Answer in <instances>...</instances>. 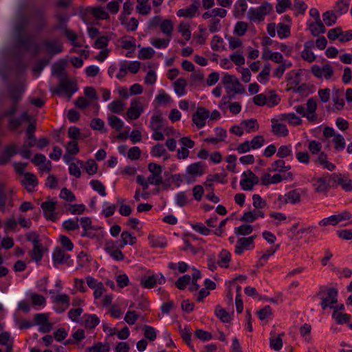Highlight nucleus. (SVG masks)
<instances>
[{"label": "nucleus", "instance_id": "obj_41", "mask_svg": "<svg viewBox=\"0 0 352 352\" xmlns=\"http://www.w3.org/2000/svg\"><path fill=\"white\" fill-rule=\"evenodd\" d=\"M271 70V66L270 63L265 64L263 69L258 74L257 79L258 80L263 84H265L268 81V76H270Z\"/></svg>", "mask_w": 352, "mask_h": 352}, {"label": "nucleus", "instance_id": "obj_21", "mask_svg": "<svg viewBox=\"0 0 352 352\" xmlns=\"http://www.w3.org/2000/svg\"><path fill=\"white\" fill-rule=\"evenodd\" d=\"M55 30H60L63 31L65 36L67 38L68 40L72 41V45L75 47H80L81 45L78 43H77L76 41L77 40V35L76 34L73 32L72 30H69L67 28V25H56L54 28Z\"/></svg>", "mask_w": 352, "mask_h": 352}, {"label": "nucleus", "instance_id": "obj_14", "mask_svg": "<svg viewBox=\"0 0 352 352\" xmlns=\"http://www.w3.org/2000/svg\"><path fill=\"white\" fill-rule=\"evenodd\" d=\"M317 102L314 98L308 99L307 102L306 112L307 113V119L311 122H315L317 120L316 115Z\"/></svg>", "mask_w": 352, "mask_h": 352}, {"label": "nucleus", "instance_id": "obj_59", "mask_svg": "<svg viewBox=\"0 0 352 352\" xmlns=\"http://www.w3.org/2000/svg\"><path fill=\"white\" fill-rule=\"evenodd\" d=\"M91 13L98 19H107L109 18L108 12L101 7L93 8L91 9Z\"/></svg>", "mask_w": 352, "mask_h": 352}, {"label": "nucleus", "instance_id": "obj_39", "mask_svg": "<svg viewBox=\"0 0 352 352\" xmlns=\"http://www.w3.org/2000/svg\"><path fill=\"white\" fill-rule=\"evenodd\" d=\"M109 124L116 131H120L124 126L123 121L116 116H109L108 118Z\"/></svg>", "mask_w": 352, "mask_h": 352}, {"label": "nucleus", "instance_id": "obj_32", "mask_svg": "<svg viewBox=\"0 0 352 352\" xmlns=\"http://www.w3.org/2000/svg\"><path fill=\"white\" fill-rule=\"evenodd\" d=\"M124 106L125 104L122 100H116L109 104L108 109L112 113L120 114L123 111Z\"/></svg>", "mask_w": 352, "mask_h": 352}, {"label": "nucleus", "instance_id": "obj_34", "mask_svg": "<svg viewBox=\"0 0 352 352\" xmlns=\"http://www.w3.org/2000/svg\"><path fill=\"white\" fill-rule=\"evenodd\" d=\"M285 335L284 333H280L277 337L272 336L270 338V346L275 351H279L283 347L282 336Z\"/></svg>", "mask_w": 352, "mask_h": 352}, {"label": "nucleus", "instance_id": "obj_46", "mask_svg": "<svg viewBox=\"0 0 352 352\" xmlns=\"http://www.w3.org/2000/svg\"><path fill=\"white\" fill-rule=\"evenodd\" d=\"M252 231L253 227L248 224H243L234 228V233L236 236H246L251 234Z\"/></svg>", "mask_w": 352, "mask_h": 352}, {"label": "nucleus", "instance_id": "obj_42", "mask_svg": "<svg viewBox=\"0 0 352 352\" xmlns=\"http://www.w3.org/2000/svg\"><path fill=\"white\" fill-rule=\"evenodd\" d=\"M91 188L99 193L100 195L105 197L107 195L106 188L104 185L98 179H92L90 182Z\"/></svg>", "mask_w": 352, "mask_h": 352}, {"label": "nucleus", "instance_id": "obj_31", "mask_svg": "<svg viewBox=\"0 0 352 352\" xmlns=\"http://www.w3.org/2000/svg\"><path fill=\"white\" fill-rule=\"evenodd\" d=\"M84 318L87 329H93L100 323V319L96 314H85Z\"/></svg>", "mask_w": 352, "mask_h": 352}, {"label": "nucleus", "instance_id": "obj_29", "mask_svg": "<svg viewBox=\"0 0 352 352\" xmlns=\"http://www.w3.org/2000/svg\"><path fill=\"white\" fill-rule=\"evenodd\" d=\"M241 125L245 129L248 133L256 131L259 128L257 120L253 118L243 120Z\"/></svg>", "mask_w": 352, "mask_h": 352}, {"label": "nucleus", "instance_id": "obj_23", "mask_svg": "<svg viewBox=\"0 0 352 352\" xmlns=\"http://www.w3.org/2000/svg\"><path fill=\"white\" fill-rule=\"evenodd\" d=\"M265 214L261 210L248 211L245 212L243 215L241 217L240 220L246 223H252L257 218H263Z\"/></svg>", "mask_w": 352, "mask_h": 352}, {"label": "nucleus", "instance_id": "obj_57", "mask_svg": "<svg viewBox=\"0 0 352 352\" xmlns=\"http://www.w3.org/2000/svg\"><path fill=\"white\" fill-rule=\"evenodd\" d=\"M287 8H292V2L289 0H277L276 6L277 13L282 14L285 12Z\"/></svg>", "mask_w": 352, "mask_h": 352}, {"label": "nucleus", "instance_id": "obj_33", "mask_svg": "<svg viewBox=\"0 0 352 352\" xmlns=\"http://www.w3.org/2000/svg\"><path fill=\"white\" fill-rule=\"evenodd\" d=\"M288 203L299 204L301 201V194L299 189H294L286 193Z\"/></svg>", "mask_w": 352, "mask_h": 352}, {"label": "nucleus", "instance_id": "obj_61", "mask_svg": "<svg viewBox=\"0 0 352 352\" xmlns=\"http://www.w3.org/2000/svg\"><path fill=\"white\" fill-rule=\"evenodd\" d=\"M332 142L334 143L335 148L337 151H342L345 148L344 138L340 134L334 135Z\"/></svg>", "mask_w": 352, "mask_h": 352}, {"label": "nucleus", "instance_id": "obj_47", "mask_svg": "<svg viewBox=\"0 0 352 352\" xmlns=\"http://www.w3.org/2000/svg\"><path fill=\"white\" fill-rule=\"evenodd\" d=\"M179 332L183 340L191 348V349L195 350L191 344V332L190 328L188 326H185L184 329H179Z\"/></svg>", "mask_w": 352, "mask_h": 352}, {"label": "nucleus", "instance_id": "obj_22", "mask_svg": "<svg viewBox=\"0 0 352 352\" xmlns=\"http://www.w3.org/2000/svg\"><path fill=\"white\" fill-rule=\"evenodd\" d=\"M351 1V0H338L333 7V11L338 16L346 14L349 10Z\"/></svg>", "mask_w": 352, "mask_h": 352}, {"label": "nucleus", "instance_id": "obj_16", "mask_svg": "<svg viewBox=\"0 0 352 352\" xmlns=\"http://www.w3.org/2000/svg\"><path fill=\"white\" fill-rule=\"evenodd\" d=\"M70 258V256L60 248H56L52 254V260L55 265L62 264Z\"/></svg>", "mask_w": 352, "mask_h": 352}, {"label": "nucleus", "instance_id": "obj_48", "mask_svg": "<svg viewBox=\"0 0 352 352\" xmlns=\"http://www.w3.org/2000/svg\"><path fill=\"white\" fill-rule=\"evenodd\" d=\"M161 31L166 34L168 36H170L173 31V23L170 19H165L162 21L160 25Z\"/></svg>", "mask_w": 352, "mask_h": 352}, {"label": "nucleus", "instance_id": "obj_45", "mask_svg": "<svg viewBox=\"0 0 352 352\" xmlns=\"http://www.w3.org/2000/svg\"><path fill=\"white\" fill-rule=\"evenodd\" d=\"M144 337L149 341H154L157 338V330L149 325H144L143 327Z\"/></svg>", "mask_w": 352, "mask_h": 352}, {"label": "nucleus", "instance_id": "obj_44", "mask_svg": "<svg viewBox=\"0 0 352 352\" xmlns=\"http://www.w3.org/2000/svg\"><path fill=\"white\" fill-rule=\"evenodd\" d=\"M23 184L25 186L35 187L38 185V180L36 175L31 173H25Z\"/></svg>", "mask_w": 352, "mask_h": 352}, {"label": "nucleus", "instance_id": "obj_8", "mask_svg": "<svg viewBox=\"0 0 352 352\" xmlns=\"http://www.w3.org/2000/svg\"><path fill=\"white\" fill-rule=\"evenodd\" d=\"M144 109L141 102L138 99H133L131 101V106L126 111V117L129 120H134L140 118Z\"/></svg>", "mask_w": 352, "mask_h": 352}, {"label": "nucleus", "instance_id": "obj_37", "mask_svg": "<svg viewBox=\"0 0 352 352\" xmlns=\"http://www.w3.org/2000/svg\"><path fill=\"white\" fill-rule=\"evenodd\" d=\"M332 318L336 321V322L339 324H346L349 322L351 316L347 314H342L337 310H334L332 314Z\"/></svg>", "mask_w": 352, "mask_h": 352}, {"label": "nucleus", "instance_id": "obj_60", "mask_svg": "<svg viewBox=\"0 0 352 352\" xmlns=\"http://www.w3.org/2000/svg\"><path fill=\"white\" fill-rule=\"evenodd\" d=\"M277 33L280 38H287L290 35V28L287 25L280 23L278 25Z\"/></svg>", "mask_w": 352, "mask_h": 352}, {"label": "nucleus", "instance_id": "obj_62", "mask_svg": "<svg viewBox=\"0 0 352 352\" xmlns=\"http://www.w3.org/2000/svg\"><path fill=\"white\" fill-rule=\"evenodd\" d=\"M155 51L152 47H143L140 50L138 57L143 60L150 59L153 57Z\"/></svg>", "mask_w": 352, "mask_h": 352}, {"label": "nucleus", "instance_id": "obj_19", "mask_svg": "<svg viewBox=\"0 0 352 352\" xmlns=\"http://www.w3.org/2000/svg\"><path fill=\"white\" fill-rule=\"evenodd\" d=\"M252 238L242 237L237 240L236 245L235 246V253L238 255L241 254L245 249H249L250 245H252L254 248Z\"/></svg>", "mask_w": 352, "mask_h": 352}, {"label": "nucleus", "instance_id": "obj_11", "mask_svg": "<svg viewBox=\"0 0 352 352\" xmlns=\"http://www.w3.org/2000/svg\"><path fill=\"white\" fill-rule=\"evenodd\" d=\"M313 186H314L315 191L316 192L327 193L329 189V183L327 182V176L324 175L322 177L315 179Z\"/></svg>", "mask_w": 352, "mask_h": 352}, {"label": "nucleus", "instance_id": "obj_1", "mask_svg": "<svg viewBox=\"0 0 352 352\" xmlns=\"http://www.w3.org/2000/svg\"><path fill=\"white\" fill-rule=\"evenodd\" d=\"M33 146H34V144L32 142H25L22 149L19 151L17 150V146L15 144L6 146L3 153L0 155V164L5 165L8 164L10 158L17 153L20 154L25 159H30L31 157L30 148Z\"/></svg>", "mask_w": 352, "mask_h": 352}, {"label": "nucleus", "instance_id": "obj_5", "mask_svg": "<svg viewBox=\"0 0 352 352\" xmlns=\"http://www.w3.org/2000/svg\"><path fill=\"white\" fill-rule=\"evenodd\" d=\"M312 74L317 78H324L326 80L330 79L333 75V69L329 63H325L322 67L318 65H314L311 69Z\"/></svg>", "mask_w": 352, "mask_h": 352}, {"label": "nucleus", "instance_id": "obj_27", "mask_svg": "<svg viewBox=\"0 0 352 352\" xmlns=\"http://www.w3.org/2000/svg\"><path fill=\"white\" fill-rule=\"evenodd\" d=\"M265 60H271L276 63H281L283 60V56L280 52H273L270 50H266L262 55Z\"/></svg>", "mask_w": 352, "mask_h": 352}, {"label": "nucleus", "instance_id": "obj_28", "mask_svg": "<svg viewBox=\"0 0 352 352\" xmlns=\"http://www.w3.org/2000/svg\"><path fill=\"white\" fill-rule=\"evenodd\" d=\"M174 90L178 96H184L186 94V87L187 86L186 80L183 78H178L174 82Z\"/></svg>", "mask_w": 352, "mask_h": 352}, {"label": "nucleus", "instance_id": "obj_2", "mask_svg": "<svg viewBox=\"0 0 352 352\" xmlns=\"http://www.w3.org/2000/svg\"><path fill=\"white\" fill-rule=\"evenodd\" d=\"M317 296H320V305L323 310L327 307L333 308V305L338 302V290L336 288L322 286Z\"/></svg>", "mask_w": 352, "mask_h": 352}, {"label": "nucleus", "instance_id": "obj_15", "mask_svg": "<svg viewBox=\"0 0 352 352\" xmlns=\"http://www.w3.org/2000/svg\"><path fill=\"white\" fill-rule=\"evenodd\" d=\"M81 236L99 241L103 236V230L101 227L96 228L93 226L86 230H83V232L81 233Z\"/></svg>", "mask_w": 352, "mask_h": 352}, {"label": "nucleus", "instance_id": "obj_12", "mask_svg": "<svg viewBox=\"0 0 352 352\" xmlns=\"http://www.w3.org/2000/svg\"><path fill=\"white\" fill-rule=\"evenodd\" d=\"M41 207L43 210L44 214L47 219L54 221L56 217L54 214V210L56 208V202L53 201H47L42 202Z\"/></svg>", "mask_w": 352, "mask_h": 352}, {"label": "nucleus", "instance_id": "obj_13", "mask_svg": "<svg viewBox=\"0 0 352 352\" xmlns=\"http://www.w3.org/2000/svg\"><path fill=\"white\" fill-rule=\"evenodd\" d=\"M205 168L204 163L201 162L192 163L186 168V173L193 177H199L204 173Z\"/></svg>", "mask_w": 352, "mask_h": 352}, {"label": "nucleus", "instance_id": "obj_6", "mask_svg": "<svg viewBox=\"0 0 352 352\" xmlns=\"http://www.w3.org/2000/svg\"><path fill=\"white\" fill-rule=\"evenodd\" d=\"M222 82L227 89L234 91V94H241L244 91V89H241L242 85L239 80L234 75L226 74L223 77Z\"/></svg>", "mask_w": 352, "mask_h": 352}, {"label": "nucleus", "instance_id": "obj_17", "mask_svg": "<svg viewBox=\"0 0 352 352\" xmlns=\"http://www.w3.org/2000/svg\"><path fill=\"white\" fill-rule=\"evenodd\" d=\"M43 45L47 49V52L52 56L59 54L63 50L62 45L56 41L46 40L44 41Z\"/></svg>", "mask_w": 352, "mask_h": 352}, {"label": "nucleus", "instance_id": "obj_50", "mask_svg": "<svg viewBox=\"0 0 352 352\" xmlns=\"http://www.w3.org/2000/svg\"><path fill=\"white\" fill-rule=\"evenodd\" d=\"M340 186L346 192L352 190V180L348 177V175L341 174Z\"/></svg>", "mask_w": 352, "mask_h": 352}, {"label": "nucleus", "instance_id": "obj_49", "mask_svg": "<svg viewBox=\"0 0 352 352\" xmlns=\"http://www.w3.org/2000/svg\"><path fill=\"white\" fill-rule=\"evenodd\" d=\"M325 176H327V182L329 183V188L331 187L336 188L340 186L341 173H333V174H326Z\"/></svg>", "mask_w": 352, "mask_h": 352}, {"label": "nucleus", "instance_id": "obj_52", "mask_svg": "<svg viewBox=\"0 0 352 352\" xmlns=\"http://www.w3.org/2000/svg\"><path fill=\"white\" fill-rule=\"evenodd\" d=\"M49 63L50 60L47 58H41L38 60L32 69L33 72L36 74V77H38L40 75L42 70L49 64Z\"/></svg>", "mask_w": 352, "mask_h": 352}, {"label": "nucleus", "instance_id": "obj_64", "mask_svg": "<svg viewBox=\"0 0 352 352\" xmlns=\"http://www.w3.org/2000/svg\"><path fill=\"white\" fill-rule=\"evenodd\" d=\"M65 148H66L67 153L69 154V155H76L77 153H79V151H80L78 144V142H76V140L69 141L67 144Z\"/></svg>", "mask_w": 352, "mask_h": 352}, {"label": "nucleus", "instance_id": "obj_35", "mask_svg": "<svg viewBox=\"0 0 352 352\" xmlns=\"http://www.w3.org/2000/svg\"><path fill=\"white\" fill-rule=\"evenodd\" d=\"M291 166L289 165L286 166L285 162L283 160H278L274 161L270 168V171H278L284 172L289 170Z\"/></svg>", "mask_w": 352, "mask_h": 352}, {"label": "nucleus", "instance_id": "obj_30", "mask_svg": "<svg viewBox=\"0 0 352 352\" xmlns=\"http://www.w3.org/2000/svg\"><path fill=\"white\" fill-rule=\"evenodd\" d=\"M338 14L333 10H327L322 14L323 21L327 26H332L336 23Z\"/></svg>", "mask_w": 352, "mask_h": 352}, {"label": "nucleus", "instance_id": "obj_43", "mask_svg": "<svg viewBox=\"0 0 352 352\" xmlns=\"http://www.w3.org/2000/svg\"><path fill=\"white\" fill-rule=\"evenodd\" d=\"M215 315L218 317L223 322H229L231 320V317L228 312L226 309L221 308L219 305H217L214 311Z\"/></svg>", "mask_w": 352, "mask_h": 352}, {"label": "nucleus", "instance_id": "obj_26", "mask_svg": "<svg viewBox=\"0 0 352 352\" xmlns=\"http://www.w3.org/2000/svg\"><path fill=\"white\" fill-rule=\"evenodd\" d=\"M309 29L314 36H318L326 32V28L322 21L309 23Z\"/></svg>", "mask_w": 352, "mask_h": 352}, {"label": "nucleus", "instance_id": "obj_25", "mask_svg": "<svg viewBox=\"0 0 352 352\" xmlns=\"http://www.w3.org/2000/svg\"><path fill=\"white\" fill-rule=\"evenodd\" d=\"M333 102L338 110L342 109L344 106V100L343 98L342 89H333Z\"/></svg>", "mask_w": 352, "mask_h": 352}, {"label": "nucleus", "instance_id": "obj_56", "mask_svg": "<svg viewBox=\"0 0 352 352\" xmlns=\"http://www.w3.org/2000/svg\"><path fill=\"white\" fill-rule=\"evenodd\" d=\"M191 280V276L186 274L179 277L175 282V286L180 290H183L186 287L190 284Z\"/></svg>", "mask_w": 352, "mask_h": 352}, {"label": "nucleus", "instance_id": "obj_20", "mask_svg": "<svg viewBox=\"0 0 352 352\" xmlns=\"http://www.w3.org/2000/svg\"><path fill=\"white\" fill-rule=\"evenodd\" d=\"M314 162L322 165L324 168L330 171L334 170L336 168V165L328 161L327 155L324 152L319 153L318 157L314 160Z\"/></svg>", "mask_w": 352, "mask_h": 352}, {"label": "nucleus", "instance_id": "obj_38", "mask_svg": "<svg viewBox=\"0 0 352 352\" xmlns=\"http://www.w3.org/2000/svg\"><path fill=\"white\" fill-rule=\"evenodd\" d=\"M110 347L108 343L97 342L92 346L87 349V352H109Z\"/></svg>", "mask_w": 352, "mask_h": 352}, {"label": "nucleus", "instance_id": "obj_55", "mask_svg": "<svg viewBox=\"0 0 352 352\" xmlns=\"http://www.w3.org/2000/svg\"><path fill=\"white\" fill-rule=\"evenodd\" d=\"M43 254L41 250V244H36L33 245V249L31 252V257L36 262L40 261L43 258Z\"/></svg>", "mask_w": 352, "mask_h": 352}, {"label": "nucleus", "instance_id": "obj_53", "mask_svg": "<svg viewBox=\"0 0 352 352\" xmlns=\"http://www.w3.org/2000/svg\"><path fill=\"white\" fill-rule=\"evenodd\" d=\"M170 38H153L151 40V43L155 47L161 49L166 48L168 46Z\"/></svg>", "mask_w": 352, "mask_h": 352}, {"label": "nucleus", "instance_id": "obj_18", "mask_svg": "<svg viewBox=\"0 0 352 352\" xmlns=\"http://www.w3.org/2000/svg\"><path fill=\"white\" fill-rule=\"evenodd\" d=\"M15 40L19 47L25 50L26 51H30L31 50L33 43V38L30 36L25 34L17 35Z\"/></svg>", "mask_w": 352, "mask_h": 352}, {"label": "nucleus", "instance_id": "obj_54", "mask_svg": "<svg viewBox=\"0 0 352 352\" xmlns=\"http://www.w3.org/2000/svg\"><path fill=\"white\" fill-rule=\"evenodd\" d=\"M247 8L245 0H238L234 5V16L237 17L239 14L243 15Z\"/></svg>", "mask_w": 352, "mask_h": 352}, {"label": "nucleus", "instance_id": "obj_63", "mask_svg": "<svg viewBox=\"0 0 352 352\" xmlns=\"http://www.w3.org/2000/svg\"><path fill=\"white\" fill-rule=\"evenodd\" d=\"M155 275L142 278L140 284L145 288H153L157 284Z\"/></svg>", "mask_w": 352, "mask_h": 352}, {"label": "nucleus", "instance_id": "obj_7", "mask_svg": "<svg viewBox=\"0 0 352 352\" xmlns=\"http://www.w3.org/2000/svg\"><path fill=\"white\" fill-rule=\"evenodd\" d=\"M210 116V111L202 107H198L192 115V122L199 129L206 125V120Z\"/></svg>", "mask_w": 352, "mask_h": 352}, {"label": "nucleus", "instance_id": "obj_36", "mask_svg": "<svg viewBox=\"0 0 352 352\" xmlns=\"http://www.w3.org/2000/svg\"><path fill=\"white\" fill-rule=\"evenodd\" d=\"M218 264L223 267H228L231 259V254L226 250H222L219 255Z\"/></svg>", "mask_w": 352, "mask_h": 352}, {"label": "nucleus", "instance_id": "obj_3", "mask_svg": "<svg viewBox=\"0 0 352 352\" xmlns=\"http://www.w3.org/2000/svg\"><path fill=\"white\" fill-rule=\"evenodd\" d=\"M78 90V85L76 80H71L68 78L62 79L58 86L54 89V93L57 95L65 94L68 100H70L74 93Z\"/></svg>", "mask_w": 352, "mask_h": 352}, {"label": "nucleus", "instance_id": "obj_9", "mask_svg": "<svg viewBox=\"0 0 352 352\" xmlns=\"http://www.w3.org/2000/svg\"><path fill=\"white\" fill-rule=\"evenodd\" d=\"M199 6V0H192V3L188 8L179 10L177 15L179 17L192 18L195 16Z\"/></svg>", "mask_w": 352, "mask_h": 352}, {"label": "nucleus", "instance_id": "obj_51", "mask_svg": "<svg viewBox=\"0 0 352 352\" xmlns=\"http://www.w3.org/2000/svg\"><path fill=\"white\" fill-rule=\"evenodd\" d=\"M163 118L161 114L153 115L151 120V128L153 131H159L162 128Z\"/></svg>", "mask_w": 352, "mask_h": 352}, {"label": "nucleus", "instance_id": "obj_40", "mask_svg": "<svg viewBox=\"0 0 352 352\" xmlns=\"http://www.w3.org/2000/svg\"><path fill=\"white\" fill-rule=\"evenodd\" d=\"M79 219L78 217L75 219H69L65 220L63 223V227L67 231H72L79 229L80 226L78 224Z\"/></svg>", "mask_w": 352, "mask_h": 352}, {"label": "nucleus", "instance_id": "obj_4", "mask_svg": "<svg viewBox=\"0 0 352 352\" xmlns=\"http://www.w3.org/2000/svg\"><path fill=\"white\" fill-rule=\"evenodd\" d=\"M273 9L271 3L264 2L258 8H251L248 12V16L251 21H263L265 16Z\"/></svg>", "mask_w": 352, "mask_h": 352}, {"label": "nucleus", "instance_id": "obj_58", "mask_svg": "<svg viewBox=\"0 0 352 352\" xmlns=\"http://www.w3.org/2000/svg\"><path fill=\"white\" fill-rule=\"evenodd\" d=\"M276 155L280 158H285L292 155L291 145H282L279 147Z\"/></svg>", "mask_w": 352, "mask_h": 352}, {"label": "nucleus", "instance_id": "obj_10", "mask_svg": "<svg viewBox=\"0 0 352 352\" xmlns=\"http://www.w3.org/2000/svg\"><path fill=\"white\" fill-rule=\"evenodd\" d=\"M25 87L22 84H16L9 87V97L13 103L16 104L22 98Z\"/></svg>", "mask_w": 352, "mask_h": 352}, {"label": "nucleus", "instance_id": "obj_24", "mask_svg": "<svg viewBox=\"0 0 352 352\" xmlns=\"http://www.w3.org/2000/svg\"><path fill=\"white\" fill-rule=\"evenodd\" d=\"M275 119L272 120V122L273 123L272 125V131L273 133L278 136H287L289 131L286 125L281 123H275Z\"/></svg>", "mask_w": 352, "mask_h": 352}]
</instances>
